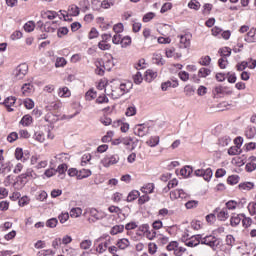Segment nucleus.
I'll return each instance as SVG.
<instances>
[{"instance_id": "nucleus-20", "label": "nucleus", "mask_w": 256, "mask_h": 256, "mask_svg": "<svg viewBox=\"0 0 256 256\" xmlns=\"http://www.w3.org/2000/svg\"><path fill=\"white\" fill-rule=\"evenodd\" d=\"M175 87H179V81L177 80H168L161 85L162 91H167V89H175Z\"/></svg>"}, {"instance_id": "nucleus-30", "label": "nucleus", "mask_w": 256, "mask_h": 256, "mask_svg": "<svg viewBox=\"0 0 256 256\" xmlns=\"http://www.w3.org/2000/svg\"><path fill=\"white\" fill-rule=\"evenodd\" d=\"M81 215H83V209H81L80 207H76V208H72L70 210V217L72 219H77L79 218Z\"/></svg>"}, {"instance_id": "nucleus-32", "label": "nucleus", "mask_w": 256, "mask_h": 256, "mask_svg": "<svg viewBox=\"0 0 256 256\" xmlns=\"http://www.w3.org/2000/svg\"><path fill=\"white\" fill-rule=\"evenodd\" d=\"M159 136H151L147 141H146V145H148V147H157V145H159Z\"/></svg>"}, {"instance_id": "nucleus-43", "label": "nucleus", "mask_w": 256, "mask_h": 256, "mask_svg": "<svg viewBox=\"0 0 256 256\" xmlns=\"http://www.w3.org/2000/svg\"><path fill=\"white\" fill-rule=\"evenodd\" d=\"M33 139L38 141V143H45V134L41 131L35 132L33 135Z\"/></svg>"}, {"instance_id": "nucleus-12", "label": "nucleus", "mask_w": 256, "mask_h": 256, "mask_svg": "<svg viewBox=\"0 0 256 256\" xmlns=\"http://www.w3.org/2000/svg\"><path fill=\"white\" fill-rule=\"evenodd\" d=\"M15 103H17V98L15 96H9L4 100L3 105L9 113H12V111H15V109L12 108L15 106Z\"/></svg>"}, {"instance_id": "nucleus-53", "label": "nucleus", "mask_w": 256, "mask_h": 256, "mask_svg": "<svg viewBox=\"0 0 256 256\" xmlns=\"http://www.w3.org/2000/svg\"><path fill=\"white\" fill-rule=\"evenodd\" d=\"M24 30L26 31V33H31L32 31H35V22H33V21H28V22L24 25Z\"/></svg>"}, {"instance_id": "nucleus-36", "label": "nucleus", "mask_w": 256, "mask_h": 256, "mask_svg": "<svg viewBox=\"0 0 256 256\" xmlns=\"http://www.w3.org/2000/svg\"><path fill=\"white\" fill-rule=\"evenodd\" d=\"M139 195H141V193H139V191L133 190V191H131V192L128 194L126 201H127L128 203H131V202L135 201V199H138V198H139Z\"/></svg>"}, {"instance_id": "nucleus-62", "label": "nucleus", "mask_w": 256, "mask_h": 256, "mask_svg": "<svg viewBox=\"0 0 256 256\" xmlns=\"http://www.w3.org/2000/svg\"><path fill=\"white\" fill-rule=\"evenodd\" d=\"M184 93L187 97H191L193 93H195V88H193L191 85H186L184 87Z\"/></svg>"}, {"instance_id": "nucleus-47", "label": "nucleus", "mask_w": 256, "mask_h": 256, "mask_svg": "<svg viewBox=\"0 0 256 256\" xmlns=\"http://www.w3.org/2000/svg\"><path fill=\"white\" fill-rule=\"evenodd\" d=\"M58 224L59 220H57V218H50L46 221V227H49L50 229H55Z\"/></svg>"}, {"instance_id": "nucleus-25", "label": "nucleus", "mask_w": 256, "mask_h": 256, "mask_svg": "<svg viewBox=\"0 0 256 256\" xmlns=\"http://www.w3.org/2000/svg\"><path fill=\"white\" fill-rule=\"evenodd\" d=\"M13 171V163L6 162L5 164H2L0 167V173L3 175H7V173H11Z\"/></svg>"}, {"instance_id": "nucleus-34", "label": "nucleus", "mask_w": 256, "mask_h": 256, "mask_svg": "<svg viewBox=\"0 0 256 256\" xmlns=\"http://www.w3.org/2000/svg\"><path fill=\"white\" fill-rule=\"evenodd\" d=\"M56 172L59 173L60 179H64L65 173L67 172V164H65V163L60 164L57 167Z\"/></svg>"}, {"instance_id": "nucleus-60", "label": "nucleus", "mask_w": 256, "mask_h": 256, "mask_svg": "<svg viewBox=\"0 0 256 256\" xmlns=\"http://www.w3.org/2000/svg\"><path fill=\"white\" fill-rule=\"evenodd\" d=\"M58 219L61 224L67 223V221H69L68 212H62L61 214H59Z\"/></svg>"}, {"instance_id": "nucleus-54", "label": "nucleus", "mask_w": 256, "mask_h": 256, "mask_svg": "<svg viewBox=\"0 0 256 256\" xmlns=\"http://www.w3.org/2000/svg\"><path fill=\"white\" fill-rule=\"evenodd\" d=\"M93 245V242L91 240H83L80 243V249H84L87 251V249H91V246Z\"/></svg>"}, {"instance_id": "nucleus-23", "label": "nucleus", "mask_w": 256, "mask_h": 256, "mask_svg": "<svg viewBox=\"0 0 256 256\" xmlns=\"http://www.w3.org/2000/svg\"><path fill=\"white\" fill-rule=\"evenodd\" d=\"M154 79H157V71L148 69L145 72V81H147V83H151Z\"/></svg>"}, {"instance_id": "nucleus-56", "label": "nucleus", "mask_w": 256, "mask_h": 256, "mask_svg": "<svg viewBox=\"0 0 256 256\" xmlns=\"http://www.w3.org/2000/svg\"><path fill=\"white\" fill-rule=\"evenodd\" d=\"M227 211H235L237 209V202L235 200H230L226 203Z\"/></svg>"}, {"instance_id": "nucleus-1", "label": "nucleus", "mask_w": 256, "mask_h": 256, "mask_svg": "<svg viewBox=\"0 0 256 256\" xmlns=\"http://www.w3.org/2000/svg\"><path fill=\"white\" fill-rule=\"evenodd\" d=\"M106 95L112 99H119L120 97H123L119 81L113 80L110 82V85L106 88Z\"/></svg>"}, {"instance_id": "nucleus-39", "label": "nucleus", "mask_w": 256, "mask_h": 256, "mask_svg": "<svg viewBox=\"0 0 256 256\" xmlns=\"http://www.w3.org/2000/svg\"><path fill=\"white\" fill-rule=\"evenodd\" d=\"M87 177H91V170L89 169H82L78 171V179H87Z\"/></svg>"}, {"instance_id": "nucleus-61", "label": "nucleus", "mask_w": 256, "mask_h": 256, "mask_svg": "<svg viewBox=\"0 0 256 256\" xmlns=\"http://www.w3.org/2000/svg\"><path fill=\"white\" fill-rule=\"evenodd\" d=\"M247 67H249V62H247V61H242V62H239V63L236 65V70H237V71H245Z\"/></svg>"}, {"instance_id": "nucleus-52", "label": "nucleus", "mask_w": 256, "mask_h": 256, "mask_svg": "<svg viewBox=\"0 0 256 256\" xmlns=\"http://www.w3.org/2000/svg\"><path fill=\"white\" fill-rule=\"evenodd\" d=\"M239 175H231L227 178L228 185H237L239 183Z\"/></svg>"}, {"instance_id": "nucleus-6", "label": "nucleus", "mask_w": 256, "mask_h": 256, "mask_svg": "<svg viewBox=\"0 0 256 256\" xmlns=\"http://www.w3.org/2000/svg\"><path fill=\"white\" fill-rule=\"evenodd\" d=\"M179 49H189L191 47V34H180L177 36Z\"/></svg>"}, {"instance_id": "nucleus-38", "label": "nucleus", "mask_w": 256, "mask_h": 256, "mask_svg": "<svg viewBox=\"0 0 256 256\" xmlns=\"http://www.w3.org/2000/svg\"><path fill=\"white\" fill-rule=\"evenodd\" d=\"M61 102H58V101H54V102H50L48 105H47V109L49 111H59V109H61Z\"/></svg>"}, {"instance_id": "nucleus-33", "label": "nucleus", "mask_w": 256, "mask_h": 256, "mask_svg": "<svg viewBox=\"0 0 256 256\" xmlns=\"http://www.w3.org/2000/svg\"><path fill=\"white\" fill-rule=\"evenodd\" d=\"M125 231L124 225H115L110 230V235H119V233H123Z\"/></svg>"}, {"instance_id": "nucleus-41", "label": "nucleus", "mask_w": 256, "mask_h": 256, "mask_svg": "<svg viewBox=\"0 0 256 256\" xmlns=\"http://www.w3.org/2000/svg\"><path fill=\"white\" fill-rule=\"evenodd\" d=\"M97 98V92L94 89H90L85 94L86 101H93Z\"/></svg>"}, {"instance_id": "nucleus-2", "label": "nucleus", "mask_w": 256, "mask_h": 256, "mask_svg": "<svg viewBox=\"0 0 256 256\" xmlns=\"http://www.w3.org/2000/svg\"><path fill=\"white\" fill-rule=\"evenodd\" d=\"M96 69L95 73L96 75L103 76L105 74V71H111L113 69L114 64L113 60H108L106 62H103V60L98 59L95 61Z\"/></svg>"}, {"instance_id": "nucleus-45", "label": "nucleus", "mask_w": 256, "mask_h": 256, "mask_svg": "<svg viewBox=\"0 0 256 256\" xmlns=\"http://www.w3.org/2000/svg\"><path fill=\"white\" fill-rule=\"evenodd\" d=\"M242 225L245 229H249V227L253 225V219H251V217L245 216L244 214V217H242Z\"/></svg>"}, {"instance_id": "nucleus-4", "label": "nucleus", "mask_w": 256, "mask_h": 256, "mask_svg": "<svg viewBox=\"0 0 256 256\" xmlns=\"http://www.w3.org/2000/svg\"><path fill=\"white\" fill-rule=\"evenodd\" d=\"M27 71H29L27 64L18 65L13 71L14 81H21L27 75Z\"/></svg>"}, {"instance_id": "nucleus-63", "label": "nucleus", "mask_w": 256, "mask_h": 256, "mask_svg": "<svg viewBox=\"0 0 256 256\" xmlns=\"http://www.w3.org/2000/svg\"><path fill=\"white\" fill-rule=\"evenodd\" d=\"M120 45L122 48L129 47V45H131V37L129 36L122 37V41Z\"/></svg>"}, {"instance_id": "nucleus-22", "label": "nucleus", "mask_w": 256, "mask_h": 256, "mask_svg": "<svg viewBox=\"0 0 256 256\" xmlns=\"http://www.w3.org/2000/svg\"><path fill=\"white\" fill-rule=\"evenodd\" d=\"M225 243L228 247H230L228 249V253H231V249H233V247H235L236 243H237V240L234 238L233 235L231 234H228L226 236V239H225Z\"/></svg>"}, {"instance_id": "nucleus-64", "label": "nucleus", "mask_w": 256, "mask_h": 256, "mask_svg": "<svg viewBox=\"0 0 256 256\" xmlns=\"http://www.w3.org/2000/svg\"><path fill=\"white\" fill-rule=\"evenodd\" d=\"M241 153V148L238 146H232L228 149V155H239Z\"/></svg>"}, {"instance_id": "nucleus-49", "label": "nucleus", "mask_w": 256, "mask_h": 256, "mask_svg": "<svg viewBox=\"0 0 256 256\" xmlns=\"http://www.w3.org/2000/svg\"><path fill=\"white\" fill-rule=\"evenodd\" d=\"M218 53L221 55L222 58L231 57V48L223 47L219 50Z\"/></svg>"}, {"instance_id": "nucleus-31", "label": "nucleus", "mask_w": 256, "mask_h": 256, "mask_svg": "<svg viewBox=\"0 0 256 256\" xmlns=\"http://www.w3.org/2000/svg\"><path fill=\"white\" fill-rule=\"evenodd\" d=\"M109 247V241L101 242L96 247V252L99 253V255H102V253H105Z\"/></svg>"}, {"instance_id": "nucleus-37", "label": "nucleus", "mask_w": 256, "mask_h": 256, "mask_svg": "<svg viewBox=\"0 0 256 256\" xmlns=\"http://www.w3.org/2000/svg\"><path fill=\"white\" fill-rule=\"evenodd\" d=\"M211 75V69L209 68H200L198 71V77L205 79L206 77H209Z\"/></svg>"}, {"instance_id": "nucleus-26", "label": "nucleus", "mask_w": 256, "mask_h": 256, "mask_svg": "<svg viewBox=\"0 0 256 256\" xmlns=\"http://www.w3.org/2000/svg\"><path fill=\"white\" fill-rule=\"evenodd\" d=\"M32 123L33 117L29 114L24 115L20 120V125H22L23 127H29L30 125H32Z\"/></svg>"}, {"instance_id": "nucleus-18", "label": "nucleus", "mask_w": 256, "mask_h": 256, "mask_svg": "<svg viewBox=\"0 0 256 256\" xmlns=\"http://www.w3.org/2000/svg\"><path fill=\"white\" fill-rule=\"evenodd\" d=\"M119 85L122 96L126 95V93H129L131 89H133V82H119Z\"/></svg>"}, {"instance_id": "nucleus-17", "label": "nucleus", "mask_w": 256, "mask_h": 256, "mask_svg": "<svg viewBox=\"0 0 256 256\" xmlns=\"http://www.w3.org/2000/svg\"><path fill=\"white\" fill-rule=\"evenodd\" d=\"M238 189H239V191H242V193H245L247 191H251V190L255 189V183H253V182H241L238 185Z\"/></svg>"}, {"instance_id": "nucleus-3", "label": "nucleus", "mask_w": 256, "mask_h": 256, "mask_svg": "<svg viewBox=\"0 0 256 256\" xmlns=\"http://www.w3.org/2000/svg\"><path fill=\"white\" fill-rule=\"evenodd\" d=\"M86 213L90 215L88 221L90 223H95L96 221H101V219H105L107 214L104 211H99L95 208H89L86 210Z\"/></svg>"}, {"instance_id": "nucleus-13", "label": "nucleus", "mask_w": 256, "mask_h": 256, "mask_svg": "<svg viewBox=\"0 0 256 256\" xmlns=\"http://www.w3.org/2000/svg\"><path fill=\"white\" fill-rule=\"evenodd\" d=\"M121 143L126 147V149H130V151H134L135 147V141H133V138L131 136H126L121 138Z\"/></svg>"}, {"instance_id": "nucleus-24", "label": "nucleus", "mask_w": 256, "mask_h": 256, "mask_svg": "<svg viewBox=\"0 0 256 256\" xmlns=\"http://www.w3.org/2000/svg\"><path fill=\"white\" fill-rule=\"evenodd\" d=\"M130 245L131 242L127 238L119 239L116 243V247L121 250L127 249V247H129Z\"/></svg>"}, {"instance_id": "nucleus-59", "label": "nucleus", "mask_w": 256, "mask_h": 256, "mask_svg": "<svg viewBox=\"0 0 256 256\" xmlns=\"http://www.w3.org/2000/svg\"><path fill=\"white\" fill-rule=\"evenodd\" d=\"M69 33V28L68 27H60L57 31L58 37L61 39L65 37Z\"/></svg>"}, {"instance_id": "nucleus-10", "label": "nucleus", "mask_w": 256, "mask_h": 256, "mask_svg": "<svg viewBox=\"0 0 256 256\" xmlns=\"http://www.w3.org/2000/svg\"><path fill=\"white\" fill-rule=\"evenodd\" d=\"M149 133V127L145 124H137L134 127V135L138 137H145Z\"/></svg>"}, {"instance_id": "nucleus-7", "label": "nucleus", "mask_w": 256, "mask_h": 256, "mask_svg": "<svg viewBox=\"0 0 256 256\" xmlns=\"http://www.w3.org/2000/svg\"><path fill=\"white\" fill-rule=\"evenodd\" d=\"M194 175L195 177H203L204 181H207V183H209V181H211V179L213 178V170L211 168L197 169L194 171Z\"/></svg>"}, {"instance_id": "nucleus-44", "label": "nucleus", "mask_w": 256, "mask_h": 256, "mask_svg": "<svg viewBox=\"0 0 256 256\" xmlns=\"http://www.w3.org/2000/svg\"><path fill=\"white\" fill-rule=\"evenodd\" d=\"M109 85H111V82H108L107 80H100L97 85V89H99L100 91H103L104 89V93H106L107 87H109Z\"/></svg>"}, {"instance_id": "nucleus-35", "label": "nucleus", "mask_w": 256, "mask_h": 256, "mask_svg": "<svg viewBox=\"0 0 256 256\" xmlns=\"http://www.w3.org/2000/svg\"><path fill=\"white\" fill-rule=\"evenodd\" d=\"M56 161H59V163H68L70 157L67 153H60L55 156Z\"/></svg>"}, {"instance_id": "nucleus-58", "label": "nucleus", "mask_w": 256, "mask_h": 256, "mask_svg": "<svg viewBox=\"0 0 256 256\" xmlns=\"http://www.w3.org/2000/svg\"><path fill=\"white\" fill-rule=\"evenodd\" d=\"M67 65V60L64 57H58L55 62V67H65Z\"/></svg>"}, {"instance_id": "nucleus-29", "label": "nucleus", "mask_w": 256, "mask_h": 256, "mask_svg": "<svg viewBox=\"0 0 256 256\" xmlns=\"http://www.w3.org/2000/svg\"><path fill=\"white\" fill-rule=\"evenodd\" d=\"M143 37H144L145 41H152V42L157 41V37H155L151 34V29H149V28H145L143 30Z\"/></svg>"}, {"instance_id": "nucleus-48", "label": "nucleus", "mask_w": 256, "mask_h": 256, "mask_svg": "<svg viewBox=\"0 0 256 256\" xmlns=\"http://www.w3.org/2000/svg\"><path fill=\"white\" fill-rule=\"evenodd\" d=\"M68 13L69 15H71L72 17H77L80 13L79 11V7H77V5H71L68 9Z\"/></svg>"}, {"instance_id": "nucleus-14", "label": "nucleus", "mask_w": 256, "mask_h": 256, "mask_svg": "<svg viewBox=\"0 0 256 256\" xmlns=\"http://www.w3.org/2000/svg\"><path fill=\"white\" fill-rule=\"evenodd\" d=\"M93 3L102 9H111V7L115 5V0H103L102 2L99 0H93Z\"/></svg>"}, {"instance_id": "nucleus-57", "label": "nucleus", "mask_w": 256, "mask_h": 256, "mask_svg": "<svg viewBox=\"0 0 256 256\" xmlns=\"http://www.w3.org/2000/svg\"><path fill=\"white\" fill-rule=\"evenodd\" d=\"M249 214L253 217L256 216V202H250L247 206Z\"/></svg>"}, {"instance_id": "nucleus-19", "label": "nucleus", "mask_w": 256, "mask_h": 256, "mask_svg": "<svg viewBox=\"0 0 256 256\" xmlns=\"http://www.w3.org/2000/svg\"><path fill=\"white\" fill-rule=\"evenodd\" d=\"M243 217H245V214H232L230 218L231 227H237L243 221Z\"/></svg>"}, {"instance_id": "nucleus-11", "label": "nucleus", "mask_w": 256, "mask_h": 256, "mask_svg": "<svg viewBox=\"0 0 256 256\" xmlns=\"http://www.w3.org/2000/svg\"><path fill=\"white\" fill-rule=\"evenodd\" d=\"M214 213L218 221H227V219H229V210H227V208H216Z\"/></svg>"}, {"instance_id": "nucleus-42", "label": "nucleus", "mask_w": 256, "mask_h": 256, "mask_svg": "<svg viewBox=\"0 0 256 256\" xmlns=\"http://www.w3.org/2000/svg\"><path fill=\"white\" fill-rule=\"evenodd\" d=\"M126 117H133L137 115V107L135 105L128 106L125 112Z\"/></svg>"}, {"instance_id": "nucleus-21", "label": "nucleus", "mask_w": 256, "mask_h": 256, "mask_svg": "<svg viewBox=\"0 0 256 256\" xmlns=\"http://www.w3.org/2000/svg\"><path fill=\"white\" fill-rule=\"evenodd\" d=\"M21 91H22V94L25 96V97H29V95L31 93H33V91H35V88L33 86V84L31 83H26L22 86L21 88Z\"/></svg>"}, {"instance_id": "nucleus-16", "label": "nucleus", "mask_w": 256, "mask_h": 256, "mask_svg": "<svg viewBox=\"0 0 256 256\" xmlns=\"http://www.w3.org/2000/svg\"><path fill=\"white\" fill-rule=\"evenodd\" d=\"M187 197V193L183 191V189H177L170 192V199L175 201V199H185Z\"/></svg>"}, {"instance_id": "nucleus-8", "label": "nucleus", "mask_w": 256, "mask_h": 256, "mask_svg": "<svg viewBox=\"0 0 256 256\" xmlns=\"http://www.w3.org/2000/svg\"><path fill=\"white\" fill-rule=\"evenodd\" d=\"M182 241L185 243L186 247H197V245L201 244V234L193 235L189 238L182 236Z\"/></svg>"}, {"instance_id": "nucleus-51", "label": "nucleus", "mask_w": 256, "mask_h": 256, "mask_svg": "<svg viewBox=\"0 0 256 256\" xmlns=\"http://www.w3.org/2000/svg\"><path fill=\"white\" fill-rule=\"evenodd\" d=\"M245 135H246L247 139H253V137H255V135H256L255 127H248L246 129Z\"/></svg>"}, {"instance_id": "nucleus-50", "label": "nucleus", "mask_w": 256, "mask_h": 256, "mask_svg": "<svg viewBox=\"0 0 256 256\" xmlns=\"http://www.w3.org/2000/svg\"><path fill=\"white\" fill-rule=\"evenodd\" d=\"M199 64L202 65L203 67H209V65H211V57L204 56V57L200 58Z\"/></svg>"}, {"instance_id": "nucleus-46", "label": "nucleus", "mask_w": 256, "mask_h": 256, "mask_svg": "<svg viewBox=\"0 0 256 256\" xmlns=\"http://www.w3.org/2000/svg\"><path fill=\"white\" fill-rule=\"evenodd\" d=\"M218 143L221 147H227V145H229V143H231V137L223 136V137L219 138Z\"/></svg>"}, {"instance_id": "nucleus-55", "label": "nucleus", "mask_w": 256, "mask_h": 256, "mask_svg": "<svg viewBox=\"0 0 256 256\" xmlns=\"http://www.w3.org/2000/svg\"><path fill=\"white\" fill-rule=\"evenodd\" d=\"M18 139H19V134H17V132H11L7 136V142L8 143H15V141H17Z\"/></svg>"}, {"instance_id": "nucleus-5", "label": "nucleus", "mask_w": 256, "mask_h": 256, "mask_svg": "<svg viewBox=\"0 0 256 256\" xmlns=\"http://www.w3.org/2000/svg\"><path fill=\"white\" fill-rule=\"evenodd\" d=\"M200 243L201 245H207L208 247H211V249H215V247H218L219 245V239L213 235H208L205 237L200 235Z\"/></svg>"}, {"instance_id": "nucleus-28", "label": "nucleus", "mask_w": 256, "mask_h": 256, "mask_svg": "<svg viewBox=\"0 0 256 256\" xmlns=\"http://www.w3.org/2000/svg\"><path fill=\"white\" fill-rule=\"evenodd\" d=\"M191 173H193V167H191V166H184L180 170V175L182 177H184L185 179H187V177H191Z\"/></svg>"}, {"instance_id": "nucleus-40", "label": "nucleus", "mask_w": 256, "mask_h": 256, "mask_svg": "<svg viewBox=\"0 0 256 256\" xmlns=\"http://www.w3.org/2000/svg\"><path fill=\"white\" fill-rule=\"evenodd\" d=\"M58 97H71V91L67 87L58 89Z\"/></svg>"}, {"instance_id": "nucleus-9", "label": "nucleus", "mask_w": 256, "mask_h": 256, "mask_svg": "<svg viewBox=\"0 0 256 256\" xmlns=\"http://www.w3.org/2000/svg\"><path fill=\"white\" fill-rule=\"evenodd\" d=\"M120 158L117 154H113V155H106L102 160H101V164L103 165V167H111V165H117V163H119Z\"/></svg>"}, {"instance_id": "nucleus-15", "label": "nucleus", "mask_w": 256, "mask_h": 256, "mask_svg": "<svg viewBox=\"0 0 256 256\" xmlns=\"http://www.w3.org/2000/svg\"><path fill=\"white\" fill-rule=\"evenodd\" d=\"M215 95H232L233 91L229 90V87L218 85L214 88Z\"/></svg>"}, {"instance_id": "nucleus-27", "label": "nucleus", "mask_w": 256, "mask_h": 256, "mask_svg": "<svg viewBox=\"0 0 256 256\" xmlns=\"http://www.w3.org/2000/svg\"><path fill=\"white\" fill-rule=\"evenodd\" d=\"M140 191L142 193H145L146 195H149L151 193H153V191H155V184L154 183H148L146 185H144Z\"/></svg>"}]
</instances>
